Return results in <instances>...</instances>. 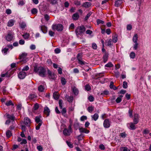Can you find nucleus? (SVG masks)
<instances>
[{"label": "nucleus", "instance_id": "f257e3e1", "mask_svg": "<svg viewBox=\"0 0 151 151\" xmlns=\"http://www.w3.org/2000/svg\"><path fill=\"white\" fill-rule=\"evenodd\" d=\"M33 70L35 73L41 77H44L47 75L46 69L42 66H38L37 65H35L34 66Z\"/></svg>", "mask_w": 151, "mask_h": 151}, {"label": "nucleus", "instance_id": "f03ea898", "mask_svg": "<svg viewBox=\"0 0 151 151\" xmlns=\"http://www.w3.org/2000/svg\"><path fill=\"white\" fill-rule=\"evenodd\" d=\"M86 29L83 25L77 27L75 30V32L77 36L82 35L85 32Z\"/></svg>", "mask_w": 151, "mask_h": 151}, {"label": "nucleus", "instance_id": "7ed1b4c3", "mask_svg": "<svg viewBox=\"0 0 151 151\" xmlns=\"http://www.w3.org/2000/svg\"><path fill=\"white\" fill-rule=\"evenodd\" d=\"M52 29L54 31L58 32L61 31L63 29V27L61 24H53L52 27Z\"/></svg>", "mask_w": 151, "mask_h": 151}, {"label": "nucleus", "instance_id": "20e7f679", "mask_svg": "<svg viewBox=\"0 0 151 151\" xmlns=\"http://www.w3.org/2000/svg\"><path fill=\"white\" fill-rule=\"evenodd\" d=\"M65 99L69 103H72L73 99V97L72 96H69L66 94L65 96Z\"/></svg>", "mask_w": 151, "mask_h": 151}, {"label": "nucleus", "instance_id": "39448f33", "mask_svg": "<svg viewBox=\"0 0 151 151\" xmlns=\"http://www.w3.org/2000/svg\"><path fill=\"white\" fill-rule=\"evenodd\" d=\"M47 73L48 76L51 79L53 80H55V79L56 75H55L54 73H52V72L49 70H47Z\"/></svg>", "mask_w": 151, "mask_h": 151}, {"label": "nucleus", "instance_id": "423d86ee", "mask_svg": "<svg viewBox=\"0 0 151 151\" xmlns=\"http://www.w3.org/2000/svg\"><path fill=\"white\" fill-rule=\"evenodd\" d=\"M133 119V122L134 124H137L139 122V116L138 114H135L134 115Z\"/></svg>", "mask_w": 151, "mask_h": 151}, {"label": "nucleus", "instance_id": "0eeeda50", "mask_svg": "<svg viewBox=\"0 0 151 151\" xmlns=\"http://www.w3.org/2000/svg\"><path fill=\"white\" fill-rule=\"evenodd\" d=\"M26 75V73L22 71L19 73L18 74V76L19 78L23 79L25 77Z\"/></svg>", "mask_w": 151, "mask_h": 151}, {"label": "nucleus", "instance_id": "6e6552de", "mask_svg": "<svg viewBox=\"0 0 151 151\" xmlns=\"http://www.w3.org/2000/svg\"><path fill=\"white\" fill-rule=\"evenodd\" d=\"M77 58L78 61V63L81 65H83L85 64V62L84 61L81 60L80 55L79 54H78V55Z\"/></svg>", "mask_w": 151, "mask_h": 151}, {"label": "nucleus", "instance_id": "1a4fd4ad", "mask_svg": "<svg viewBox=\"0 0 151 151\" xmlns=\"http://www.w3.org/2000/svg\"><path fill=\"white\" fill-rule=\"evenodd\" d=\"M73 92L75 96L77 95L79 93V91L78 89L75 86H73L71 87Z\"/></svg>", "mask_w": 151, "mask_h": 151}, {"label": "nucleus", "instance_id": "9d476101", "mask_svg": "<svg viewBox=\"0 0 151 151\" xmlns=\"http://www.w3.org/2000/svg\"><path fill=\"white\" fill-rule=\"evenodd\" d=\"M103 125L104 127L105 128H107L110 127V125L109 120L105 119Z\"/></svg>", "mask_w": 151, "mask_h": 151}, {"label": "nucleus", "instance_id": "9b49d317", "mask_svg": "<svg viewBox=\"0 0 151 151\" xmlns=\"http://www.w3.org/2000/svg\"><path fill=\"white\" fill-rule=\"evenodd\" d=\"M79 129L80 132L81 133H88L89 131L88 130H87L86 128H83V127H79Z\"/></svg>", "mask_w": 151, "mask_h": 151}, {"label": "nucleus", "instance_id": "f8f14e48", "mask_svg": "<svg viewBox=\"0 0 151 151\" xmlns=\"http://www.w3.org/2000/svg\"><path fill=\"white\" fill-rule=\"evenodd\" d=\"M13 38V34L11 33H9L6 36V39L9 41L12 40Z\"/></svg>", "mask_w": 151, "mask_h": 151}, {"label": "nucleus", "instance_id": "ddd939ff", "mask_svg": "<svg viewBox=\"0 0 151 151\" xmlns=\"http://www.w3.org/2000/svg\"><path fill=\"white\" fill-rule=\"evenodd\" d=\"M24 122L26 125L29 126L31 123V121L28 117H26L24 118Z\"/></svg>", "mask_w": 151, "mask_h": 151}, {"label": "nucleus", "instance_id": "4468645a", "mask_svg": "<svg viewBox=\"0 0 151 151\" xmlns=\"http://www.w3.org/2000/svg\"><path fill=\"white\" fill-rule=\"evenodd\" d=\"M6 117L7 118L10 119L12 121H14V120L15 117L14 115L12 114L11 115L8 114H6Z\"/></svg>", "mask_w": 151, "mask_h": 151}, {"label": "nucleus", "instance_id": "2eb2a0df", "mask_svg": "<svg viewBox=\"0 0 151 151\" xmlns=\"http://www.w3.org/2000/svg\"><path fill=\"white\" fill-rule=\"evenodd\" d=\"M71 132L67 129H64L63 131V134L65 136L69 135Z\"/></svg>", "mask_w": 151, "mask_h": 151}, {"label": "nucleus", "instance_id": "dca6fc26", "mask_svg": "<svg viewBox=\"0 0 151 151\" xmlns=\"http://www.w3.org/2000/svg\"><path fill=\"white\" fill-rule=\"evenodd\" d=\"M50 111V109L47 107H45L44 109V113L46 114L47 116L49 115Z\"/></svg>", "mask_w": 151, "mask_h": 151}, {"label": "nucleus", "instance_id": "f3484780", "mask_svg": "<svg viewBox=\"0 0 151 151\" xmlns=\"http://www.w3.org/2000/svg\"><path fill=\"white\" fill-rule=\"evenodd\" d=\"M54 98L55 100L58 99L59 97V95L58 91L55 92L53 93V95Z\"/></svg>", "mask_w": 151, "mask_h": 151}, {"label": "nucleus", "instance_id": "a211bd4d", "mask_svg": "<svg viewBox=\"0 0 151 151\" xmlns=\"http://www.w3.org/2000/svg\"><path fill=\"white\" fill-rule=\"evenodd\" d=\"M91 5V3L89 2H85L83 3L82 6L86 8L89 7Z\"/></svg>", "mask_w": 151, "mask_h": 151}, {"label": "nucleus", "instance_id": "6ab92c4d", "mask_svg": "<svg viewBox=\"0 0 151 151\" xmlns=\"http://www.w3.org/2000/svg\"><path fill=\"white\" fill-rule=\"evenodd\" d=\"M108 57V54L106 52H105L103 57L104 62V63L106 62L107 61Z\"/></svg>", "mask_w": 151, "mask_h": 151}, {"label": "nucleus", "instance_id": "aec40b11", "mask_svg": "<svg viewBox=\"0 0 151 151\" xmlns=\"http://www.w3.org/2000/svg\"><path fill=\"white\" fill-rule=\"evenodd\" d=\"M138 35L137 34H135L132 38V41L134 43H137Z\"/></svg>", "mask_w": 151, "mask_h": 151}, {"label": "nucleus", "instance_id": "412c9836", "mask_svg": "<svg viewBox=\"0 0 151 151\" xmlns=\"http://www.w3.org/2000/svg\"><path fill=\"white\" fill-rule=\"evenodd\" d=\"M122 3V0H117L115 3V6L116 7L119 6Z\"/></svg>", "mask_w": 151, "mask_h": 151}, {"label": "nucleus", "instance_id": "4be33fe9", "mask_svg": "<svg viewBox=\"0 0 151 151\" xmlns=\"http://www.w3.org/2000/svg\"><path fill=\"white\" fill-rule=\"evenodd\" d=\"M112 40L111 39H110L109 40H107L105 42V45H106L107 46H111L112 45L111 42Z\"/></svg>", "mask_w": 151, "mask_h": 151}, {"label": "nucleus", "instance_id": "5701e85b", "mask_svg": "<svg viewBox=\"0 0 151 151\" xmlns=\"http://www.w3.org/2000/svg\"><path fill=\"white\" fill-rule=\"evenodd\" d=\"M92 118L94 121H96L99 118V115L95 113L93 115L91 116Z\"/></svg>", "mask_w": 151, "mask_h": 151}, {"label": "nucleus", "instance_id": "b1692460", "mask_svg": "<svg viewBox=\"0 0 151 151\" xmlns=\"http://www.w3.org/2000/svg\"><path fill=\"white\" fill-rule=\"evenodd\" d=\"M118 40V35L116 34H115L112 37V41L115 43H116Z\"/></svg>", "mask_w": 151, "mask_h": 151}, {"label": "nucleus", "instance_id": "393cba45", "mask_svg": "<svg viewBox=\"0 0 151 151\" xmlns=\"http://www.w3.org/2000/svg\"><path fill=\"white\" fill-rule=\"evenodd\" d=\"M129 124V127L131 129L134 130L136 128L135 126L134 125L135 124L134 123H130Z\"/></svg>", "mask_w": 151, "mask_h": 151}, {"label": "nucleus", "instance_id": "a878e982", "mask_svg": "<svg viewBox=\"0 0 151 151\" xmlns=\"http://www.w3.org/2000/svg\"><path fill=\"white\" fill-rule=\"evenodd\" d=\"M27 54L25 52L22 53L19 55L20 59H24L27 55Z\"/></svg>", "mask_w": 151, "mask_h": 151}, {"label": "nucleus", "instance_id": "bb28decb", "mask_svg": "<svg viewBox=\"0 0 151 151\" xmlns=\"http://www.w3.org/2000/svg\"><path fill=\"white\" fill-rule=\"evenodd\" d=\"M14 21L13 19L10 20L8 22L7 25L9 27H12L14 24Z\"/></svg>", "mask_w": 151, "mask_h": 151}, {"label": "nucleus", "instance_id": "cd10ccee", "mask_svg": "<svg viewBox=\"0 0 151 151\" xmlns=\"http://www.w3.org/2000/svg\"><path fill=\"white\" fill-rule=\"evenodd\" d=\"M5 104L7 106H9L10 105H14V104L13 103L11 100H9L8 101H7L5 103Z\"/></svg>", "mask_w": 151, "mask_h": 151}, {"label": "nucleus", "instance_id": "c85d7f7f", "mask_svg": "<svg viewBox=\"0 0 151 151\" xmlns=\"http://www.w3.org/2000/svg\"><path fill=\"white\" fill-rule=\"evenodd\" d=\"M123 97V96L122 95L119 96V97H118L116 100V102L117 103L120 102L122 101V98Z\"/></svg>", "mask_w": 151, "mask_h": 151}, {"label": "nucleus", "instance_id": "c756f323", "mask_svg": "<svg viewBox=\"0 0 151 151\" xmlns=\"http://www.w3.org/2000/svg\"><path fill=\"white\" fill-rule=\"evenodd\" d=\"M19 25L20 27L22 29L24 28L26 26V23L24 22H22L20 23H19Z\"/></svg>", "mask_w": 151, "mask_h": 151}, {"label": "nucleus", "instance_id": "7c9ffc66", "mask_svg": "<svg viewBox=\"0 0 151 151\" xmlns=\"http://www.w3.org/2000/svg\"><path fill=\"white\" fill-rule=\"evenodd\" d=\"M79 17V16L77 13H75L73 14V19L75 20L78 19Z\"/></svg>", "mask_w": 151, "mask_h": 151}, {"label": "nucleus", "instance_id": "2f4dec72", "mask_svg": "<svg viewBox=\"0 0 151 151\" xmlns=\"http://www.w3.org/2000/svg\"><path fill=\"white\" fill-rule=\"evenodd\" d=\"M49 3L54 5L58 3L57 0H47Z\"/></svg>", "mask_w": 151, "mask_h": 151}, {"label": "nucleus", "instance_id": "473e14b6", "mask_svg": "<svg viewBox=\"0 0 151 151\" xmlns=\"http://www.w3.org/2000/svg\"><path fill=\"white\" fill-rule=\"evenodd\" d=\"M35 121L37 123L42 122V121L40 119V117L39 116L36 117L35 118Z\"/></svg>", "mask_w": 151, "mask_h": 151}, {"label": "nucleus", "instance_id": "72a5a7b5", "mask_svg": "<svg viewBox=\"0 0 151 151\" xmlns=\"http://www.w3.org/2000/svg\"><path fill=\"white\" fill-rule=\"evenodd\" d=\"M38 90L40 92H42L44 91V88L43 86L40 85L38 87Z\"/></svg>", "mask_w": 151, "mask_h": 151}, {"label": "nucleus", "instance_id": "f704fd0d", "mask_svg": "<svg viewBox=\"0 0 151 151\" xmlns=\"http://www.w3.org/2000/svg\"><path fill=\"white\" fill-rule=\"evenodd\" d=\"M61 81L62 83V85H65L66 83V81L65 79L61 77Z\"/></svg>", "mask_w": 151, "mask_h": 151}, {"label": "nucleus", "instance_id": "c9c22d12", "mask_svg": "<svg viewBox=\"0 0 151 151\" xmlns=\"http://www.w3.org/2000/svg\"><path fill=\"white\" fill-rule=\"evenodd\" d=\"M66 112V109L65 108H63L61 111V113L64 116L66 117L65 116V114Z\"/></svg>", "mask_w": 151, "mask_h": 151}, {"label": "nucleus", "instance_id": "e433bc0d", "mask_svg": "<svg viewBox=\"0 0 151 151\" xmlns=\"http://www.w3.org/2000/svg\"><path fill=\"white\" fill-rule=\"evenodd\" d=\"M122 87L124 88H126L128 87L127 83L126 81L123 82Z\"/></svg>", "mask_w": 151, "mask_h": 151}, {"label": "nucleus", "instance_id": "4c0bfd02", "mask_svg": "<svg viewBox=\"0 0 151 151\" xmlns=\"http://www.w3.org/2000/svg\"><path fill=\"white\" fill-rule=\"evenodd\" d=\"M23 37L25 39H28L29 36V33H26L22 35Z\"/></svg>", "mask_w": 151, "mask_h": 151}, {"label": "nucleus", "instance_id": "58836bf2", "mask_svg": "<svg viewBox=\"0 0 151 151\" xmlns=\"http://www.w3.org/2000/svg\"><path fill=\"white\" fill-rule=\"evenodd\" d=\"M6 135L7 137L9 138L12 135V133L10 130H8L6 133Z\"/></svg>", "mask_w": 151, "mask_h": 151}, {"label": "nucleus", "instance_id": "ea45409f", "mask_svg": "<svg viewBox=\"0 0 151 151\" xmlns=\"http://www.w3.org/2000/svg\"><path fill=\"white\" fill-rule=\"evenodd\" d=\"M85 89L87 91H89L91 89V87L88 84H86L85 86Z\"/></svg>", "mask_w": 151, "mask_h": 151}, {"label": "nucleus", "instance_id": "a19ab883", "mask_svg": "<svg viewBox=\"0 0 151 151\" xmlns=\"http://www.w3.org/2000/svg\"><path fill=\"white\" fill-rule=\"evenodd\" d=\"M8 50V48H5L2 50V52L3 53H4L5 55H6L7 54V52Z\"/></svg>", "mask_w": 151, "mask_h": 151}, {"label": "nucleus", "instance_id": "79ce46f5", "mask_svg": "<svg viewBox=\"0 0 151 151\" xmlns=\"http://www.w3.org/2000/svg\"><path fill=\"white\" fill-rule=\"evenodd\" d=\"M135 56V54L133 52H131L130 54V57L132 58H134Z\"/></svg>", "mask_w": 151, "mask_h": 151}, {"label": "nucleus", "instance_id": "37998d69", "mask_svg": "<svg viewBox=\"0 0 151 151\" xmlns=\"http://www.w3.org/2000/svg\"><path fill=\"white\" fill-rule=\"evenodd\" d=\"M113 66V65L111 63L109 62L107 64H106L105 65V66L107 67L110 68L112 67Z\"/></svg>", "mask_w": 151, "mask_h": 151}, {"label": "nucleus", "instance_id": "c03bdc74", "mask_svg": "<svg viewBox=\"0 0 151 151\" xmlns=\"http://www.w3.org/2000/svg\"><path fill=\"white\" fill-rule=\"evenodd\" d=\"M92 14V13L91 12H89L87 15L85 17V20H87L88 18Z\"/></svg>", "mask_w": 151, "mask_h": 151}, {"label": "nucleus", "instance_id": "a18cd8bd", "mask_svg": "<svg viewBox=\"0 0 151 151\" xmlns=\"http://www.w3.org/2000/svg\"><path fill=\"white\" fill-rule=\"evenodd\" d=\"M94 109V107L93 106H90L88 107L87 110L90 113H91Z\"/></svg>", "mask_w": 151, "mask_h": 151}, {"label": "nucleus", "instance_id": "49530a36", "mask_svg": "<svg viewBox=\"0 0 151 151\" xmlns=\"http://www.w3.org/2000/svg\"><path fill=\"white\" fill-rule=\"evenodd\" d=\"M138 44V43H135L133 45V49L134 50H136L137 49Z\"/></svg>", "mask_w": 151, "mask_h": 151}, {"label": "nucleus", "instance_id": "de8ad7c7", "mask_svg": "<svg viewBox=\"0 0 151 151\" xmlns=\"http://www.w3.org/2000/svg\"><path fill=\"white\" fill-rule=\"evenodd\" d=\"M63 103V101L62 100H60L59 101V107L60 109H62V104Z\"/></svg>", "mask_w": 151, "mask_h": 151}, {"label": "nucleus", "instance_id": "09e8293b", "mask_svg": "<svg viewBox=\"0 0 151 151\" xmlns=\"http://www.w3.org/2000/svg\"><path fill=\"white\" fill-rule=\"evenodd\" d=\"M87 119V117L86 116H83L80 118L81 121H83Z\"/></svg>", "mask_w": 151, "mask_h": 151}, {"label": "nucleus", "instance_id": "8fccbe9b", "mask_svg": "<svg viewBox=\"0 0 151 151\" xmlns=\"http://www.w3.org/2000/svg\"><path fill=\"white\" fill-rule=\"evenodd\" d=\"M96 22L97 24H99L100 23L103 24L104 23V22L103 21L99 19H97L96 20Z\"/></svg>", "mask_w": 151, "mask_h": 151}, {"label": "nucleus", "instance_id": "3c124183", "mask_svg": "<svg viewBox=\"0 0 151 151\" xmlns=\"http://www.w3.org/2000/svg\"><path fill=\"white\" fill-rule=\"evenodd\" d=\"M31 13L32 14H35L37 13V10L36 8H33L31 10Z\"/></svg>", "mask_w": 151, "mask_h": 151}, {"label": "nucleus", "instance_id": "603ef678", "mask_svg": "<svg viewBox=\"0 0 151 151\" xmlns=\"http://www.w3.org/2000/svg\"><path fill=\"white\" fill-rule=\"evenodd\" d=\"M29 69V68L28 65L25 66L22 69V70L23 71H27Z\"/></svg>", "mask_w": 151, "mask_h": 151}, {"label": "nucleus", "instance_id": "864d4df0", "mask_svg": "<svg viewBox=\"0 0 151 151\" xmlns=\"http://www.w3.org/2000/svg\"><path fill=\"white\" fill-rule=\"evenodd\" d=\"M66 143L68 146L70 148H72L73 147V144L70 142L67 141Z\"/></svg>", "mask_w": 151, "mask_h": 151}, {"label": "nucleus", "instance_id": "5fc2aeb1", "mask_svg": "<svg viewBox=\"0 0 151 151\" xmlns=\"http://www.w3.org/2000/svg\"><path fill=\"white\" fill-rule=\"evenodd\" d=\"M39 107V104L37 103H36L35 104L34 106V108L35 110H37Z\"/></svg>", "mask_w": 151, "mask_h": 151}, {"label": "nucleus", "instance_id": "6e6d98bb", "mask_svg": "<svg viewBox=\"0 0 151 151\" xmlns=\"http://www.w3.org/2000/svg\"><path fill=\"white\" fill-rule=\"evenodd\" d=\"M132 112L133 111L132 110L129 109V114L130 117L132 118Z\"/></svg>", "mask_w": 151, "mask_h": 151}, {"label": "nucleus", "instance_id": "4d7b16f0", "mask_svg": "<svg viewBox=\"0 0 151 151\" xmlns=\"http://www.w3.org/2000/svg\"><path fill=\"white\" fill-rule=\"evenodd\" d=\"M83 136L82 134H81L80 135L78 136L77 138L79 141L82 140L83 138Z\"/></svg>", "mask_w": 151, "mask_h": 151}, {"label": "nucleus", "instance_id": "13d9d810", "mask_svg": "<svg viewBox=\"0 0 151 151\" xmlns=\"http://www.w3.org/2000/svg\"><path fill=\"white\" fill-rule=\"evenodd\" d=\"M42 122H40L38 124V125L37 126H36V130H38L40 129V127L42 125Z\"/></svg>", "mask_w": 151, "mask_h": 151}, {"label": "nucleus", "instance_id": "bf43d9fd", "mask_svg": "<svg viewBox=\"0 0 151 151\" xmlns=\"http://www.w3.org/2000/svg\"><path fill=\"white\" fill-rule=\"evenodd\" d=\"M92 47L94 49L96 50L97 49V46L96 44L95 43H93L92 44Z\"/></svg>", "mask_w": 151, "mask_h": 151}, {"label": "nucleus", "instance_id": "052dcab7", "mask_svg": "<svg viewBox=\"0 0 151 151\" xmlns=\"http://www.w3.org/2000/svg\"><path fill=\"white\" fill-rule=\"evenodd\" d=\"M88 99L89 101L91 102L93 101L94 100V98L92 96H90L89 97Z\"/></svg>", "mask_w": 151, "mask_h": 151}, {"label": "nucleus", "instance_id": "680f3d73", "mask_svg": "<svg viewBox=\"0 0 151 151\" xmlns=\"http://www.w3.org/2000/svg\"><path fill=\"white\" fill-rule=\"evenodd\" d=\"M122 150L121 151H130L128 148L126 147H122Z\"/></svg>", "mask_w": 151, "mask_h": 151}, {"label": "nucleus", "instance_id": "e2e57ef3", "mask_svg": "<svg viewBox=\"0 0 151 151\" xmlns=\"http://www.w3.org/2000/svg\"><path fill=\"white\" fill-rule=\"evenodd\" d=\"M127 134L125 132L122 133L120 134V136L124 138L126 136Z\"/></svg>", "mask_w": 151, "mask_h": 151}, {"label": "nucleus", "instance_id": "0e129e2a", "mask_svg": "<svg viewBox=\"0 0 151 151\" xmlns=\"http://www.w3.org/2000/svg\"><path fill=\"white\" fill-rule=\"evenodd\" d=\"M49 34L50 36L52 37L54 36L55 33L52 31L50 30L49 32Z\"/></svg>", "mask_w": 151, "mask_h": 151}, {"label": "nucleus", "instance_id": "69168bd1", "mask_svg": "<svg viewBox=\"0 0 151 151\" xmlns=\"http://www.w3.org/2000/svg\"><path fill=\"white\" fill-rule=\"evenodd\" d=\"M74 4L76 5L79 6L81 4V2L80 1L76 0L74 1Z\"/></svg>", "mask_w": 151, "mask_h": 151}, {"label": "nucleus", "instance_id": "338daca9", "mask_svg": "<svg viewBox=\"0 0 151 151\" xmlns=\"http://www.w3.org/2000/svg\"><path fill=\"white\" fill-rule=\"evenodd\" d=\"M24 4L25 3L24 1L22 0L20 1L18 3V4L19 5L22 6L24 5Z\"/></svg>", "mask_w": 151, "mask_h": 151}, {"label": "nucleus", "instance_id": "774afa93", "mask_svg": "<svg viewBox=\"0 0 151 151\" xmlns=\"http://www.w3.org/2000/svg\"><path fill=\"white\" fill-rule=\"evenodd\" d=\"M30 48L32 50H34L35 49L36 46L35 45H30Z\"/></svg>", "mask_w": 151, "mask_h": 151}]
</instances>
